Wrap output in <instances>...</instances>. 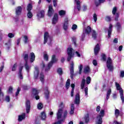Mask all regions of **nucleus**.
<instances>
[{
    "label": "nucleus",
    "instance_id": "50",
    "mask_svg": "<svg viewBox=\"0 0 124 124\" xmlns=\"http://www.w3.org/2000/svg\"><path fill=\"white\" fill-rule=\"evenodd\" d=\"M13 91V88L12 87H10L8 90V93H12Z\"/></svg>",
    "mask_w": 124,
    "mask_h": 124
},
{
    "label": "nucleus",
    "instance_id": "13",
    "mask_svg": "<svg viewBox=\"0 0 124 124\" xmlns=\"http://www.w3.org/2000/svg\"><path fill=\"white\" fill-rule=\"evenodd\" d=\"M34 68L35 71L34 72V79H37L38 78V75H39V69L37 66H35Z\"/></svg>",
    "mask_w": 124,
    "mask_h": 124
},
{
    "label": "nucleus",
    "instance_id": "6",
    "mask_svg": "<svg viewBox=\"0 0 124 124\" xmlns=\"http://www.w3.org/2000/svg\"><path fill=\"white\" fill-rule=\"evenodd\" d=\"M67 52L68 55L67 61L69 62V61L71 60V58H72L74 55V50L72 49L71 46H69L67 49Z\"/></svg>",
    "mask_w": 124,
    "mask_h": 124
},
{
    "label": "nucleus",
    "instance_id": "26",
    "mask_svg": "<svg viewBox=\"0 0 124 124\" xmlns=\"http://www.w3.org/2000/svg\"><path fill=\"white\" fill-rule=\"evenodd\" d=\"M16 15H20L22 12V7L18 6L16 9Z\"/></svg>",
    "mask_w": 124,
    "mask_h": 124
},
{
    "label": "nucleus",
    "instance_id": "9",
    "mask_svg": "<svg viewBox=\"0 0 124 124\" xmlns=\"http://www.w3.org/2000/svg\"><path fill=\"white\" fill-rule=\"evenodd\" d=\"M32 8V5H31V4H29L27 6V10L28 11V13L27 14V16L30 19H31L33 16L32 13L31 12V10Z\"/></svg>",
    "mask_w": 124,
    "mask_h": 124
},
{
    "label": "nucleus",
    "instance_id": "18",
    "mask_svg": "<svg viewBox=\"0 0 124 124\" xmlns=\"http://www.w3.org/2000/svg\"><path fill=\"white\" fill-rule=\"evenodd\" d=\"M45 15V12L42 10L39 12L37 15L38 18H43V16Z\"/></svg>",
    "mask_w": 124,
    "mask_h": 124
},
{
    "label": "nucleus",
    "instance_id": "20",
    "mask_svg": "<svg viewBox=\"0 0 124 124\" xmlns=\"http://www.w3.org/2000/svg\"><path fill=\"white\" fill-rule=\"evenodd\" d=\"M99 50H100V47H99V44H97L94 49V52L95 55H97L98 54V52H99Z\"/></svg>",
    "mask_w": 124,
    "mask_h": 124
},
{
    "label": "nucleus",
    "instance_id": "58",
    "mask_svg": "<svg viewBox=\"0 0 124 124\" xmlns=\"http://www.w3.org/2000/svg\"><path fill=\"white\" fill-rule=\"evenodd\" d=\"M57 2H58V0H53V6L54 7H57Z\"/></svg>",
    "mask_w": 124,
    "mask_h": 124
},
{
    "label": "nucleus",
    "instance_id": "62",
    "mask_svg": "<svg viewBox=\"0 0 124 124\" xmlns=\"http://www.w3.org/2000/svg\"><path fill=\"white\" fill-rule=\"evenodd\" d=\"M102 60L104 61H106V55L105 54L102 55Z\"/></svg>",
    "mask_w": 124,
    "mask_h": 124
},
{
    "label": "nucleus",
    "instance_id": "42",
    "mask_svg": "<svg viewBox=\"0 0 124 124\" xmlns=\"http://www.w3.org/2000/svg\"><path fill=\"white\" fill-rule=\"evenodd\" d=\"M63 107H64V104H63V103H62V102H61V103H60V104L59 105V109H62V113H63V111H66L67 112V110H63V109H62V108H63Z\"/></svg>",
    "mask_w": 124,
    "mask_h": 124
},
{
    "label": "nucleus",
    "instance_id": "2",
    "mask_svg": "<svg viewBox=\"0 0 124 124\" xmlns=\"http://www.w3.org/2000/svg\"><path fill=\"white\" fill-rule=\"evenodd\" d=\"M105 114V111L104 109H102L100 111L99 115L97 116L95 122L96 124H102V118L104 117Z\"/></svg>",
    "mask_w": 124,
    "mask_h": 124
},
{
    "label": "nucleus",
    "instance_id": "51",
    "mask_svg": "<svg viewBox=\"0 0 124 124\" xmlns=\"http://www.w3.org/2000/svg\"><path fill=\"white\" fill-rule=\"evenodd\" d=\"M85 94L86 97H88V87H86L84 89Z\"/></svg>",
    "mask_w": 124,
    "mask_h": 124
},
{
    "label": "nucleus",
    "instance_id": "10",
    "mask_svg": "<svg viewBox=\"0 0 124 124\" xmlns=\"http://www.w3.org/2000/svg\"><path fill=\"white\" fill-rule=\"evenodd\" d=\"M63 29L64 31H67L68 29V18L66 16L64 19Z\"/></svg>",
    "mask_w": 124,
    "mask_h": 124
},
{
    "label": "nucleus",
    "instance_id": "54",
    "mask_svg": "<svg viewBox=\"0 0 124 124\" xmlns=\"http://www.w3.org/2000/svg\"><path fill=\"white\" fill-rule=\"evenodd\" d=\"M15 36V35L12 33H9L8 34V37H9L10 38H13V37H14Z\"/></svg>",
    "mask_w": 124,
    "mask_h": 124
},
{
    "label": "nucleus",
    "instance_id": "46",
    "mask_svg": "<svg viewBox=\"0 0 124 124\" xmlns=\"http://www.w3.org/2000/svg\"><path fill=\"white\" fill-rule=\"evenodd\" d=\"M93 19L95 23H96V21H97V15L96 14H94L93 15Z\"/></svg>",
    "mask_w": 124,
    "mask_h": 124
},
{
    "label": "nucleus",
    "instance_id": "15",
    "mask_svg": "<svg viewBox=\"0 0 124 124\" xmlns=\"http://www.w3.org/2000/svg\"><path fill=\"white\" fill-rule=\"evenodd\" d=\"M53 13H54V9H53V5H50L48 7V16L50 17L53 15Z\"/></svg>",
    "mask_w": 124,
    "mask_h": 124
},
{
    "label": "nucleus",
    "instance_id": "35",
    "mask_svg": "<svg viewBox=\"0 0 124 124\" xmlns=\"http://www.w3.org/2000/svg\"><path fill=\"white\" fill-rule=\"evenodd\" d=\"M96 36H97V34L94 30L92 31V37L93 39H96Z\"/></svg>",
    "mask_w": 124,
    "mask_h": 124
},
{
    "label": "nucleus",
    "instance_id": "5",
    "mask_svg": "<svg viewBox=\"0 0 124 124\" xmlns=\"http://www.w3.org/2000/svg\"><path fill=\"white\" fill-rule=\"evenodd\" d=\"M48 45H51L52 42V37L49 35V33L47 32H46L44 34V44L47 43Z\"/></svg>",
    "mask_w": 124,
    "mask_h": 124
},
{
    "label": "nucleus",
    "instance_id": "44",
    "mask_svg": "<svg viewBox=\"0 0 124 124\" xmlns=\"http://www.w3.org/2000/svg\"><path fill=\"white\" fill-rule=\"evenodd\" d=\"M90 67L89 66H86L84 68V73H88L90 72Z\"/></svg>",
    "mask_w": 124,
    "mask_h": 124
},
{
    "label": "nucleus",
    "instance_id": "1",
    "mask_svg": "<svg viewBox=\"0 0 124 124\" xmlns=\"http://www.w3.org/2000/svg\"><path fill=\"white\" fill-rule=\"evenodd\" d=\"M67 116V111L65 110L62 112V109H59L58 112L57 113V120L59 121L57 122L54 123L53 124H61L62 123H63L65 121V119Z\"/></svg>",
    "mask_w": 124,
    "mask_h": 124
},
{
    "label": "nucleus",
    "instance_id": "8",
    "mask_svg": "<svg viewBox=\"0 0 124 124\" xmlns=\"http://www.w3.org/2000/svg\"><path fill=\"white\" fill-rule=\"evenodd\" d=\"M107 66L109 71L113 70V64L112 63V59L108 57L107 61Z\"/></svg>",
    "mask_w": 124,
    "mask_h": 124
},
{
    "label": "nucleus",
    "instance_id": "3",
    "mask_svg": "<svg viewBox=\"0 0 124 124\" xmlns=\"http://www.w3.org/2000/svg\"><path fill=\"white\" fill-rule=\"evenodd\" d=\"M115 86L117 90L118 91H119V93L120 94V98L122 101V103H124V90H123V89L121 88V86H120V84H119V83L116 82Z\"/></svg>",
    "mask_w": 124,
    "mask_h": 124
},
{
    "label": "nucleus",
    "instance_id": "49",
    "mask_svg": "<svg viewBox=\"0 0 124 124\" xmlns=\"http://www.w3.org/2000/svg\"><path fill=\"white\" fill-rule=\"evenodd\" d=\"M5 45H6L7 48H8V49H9V47H10V46L11 45V40H9L8 43H6L5 44Z\"/></svg>",
    "mask_w": 124,
    "mask_h": 124
},
{
    "label": "nucleus",
    "instance_id": "32",
    "mask_svg": "<svg viewBox=\"0 0 124 124\" xmlns=\"http://www.w3.org/2000/svg\"><path fill=\"white\" fill-rule=\"evenodd\" d=\"M41 118L43 121H45L46 120V114L44 112H42L41 113Z\"/></svg>",
    "mask_w": 124,
    "mask_h": 124
},
{
    "label": "nucleus",
    "instance_id": "34",
    "mask_svg": "<svg viewBox=\"0 0 124 124\" xmlns=\"http://www.w3.org/2000/svg\"><path fill=\"white\" fill-rule=\"evenodd\" d=\"M65 87L67 90H68V89H69V87H70V79H67L66 82Z\"/></svg>",
    "mask_w": 124,
    "mask_h": 124
},
{
    "label": "nucleus",
    "instance_id": "14",
    "mask_svg": "<svg viewBox=\"0 0 124 124\" xmlns=\"http://www.w3.org/2000/svg\"><path fill=\"white\" fill-rule=\"evenodd\" d=\"M26 107L27 113H30V110H31V102L29 100H26Z\"/></svg>",
    "mask_w": 124,
    "mask_h": 124
},
{
    "label": "nucleus",
    "instance_id": "64",
    "mask_svg": "<svg viewBox=\"0 0 124 124\" xmlns=\"http://www.w3.org/2000/svg\"><path fill=\"white\" fill-rule=\"evenodd\" d=\"M120 77L122 78L124 77V71H122L121 72Z\"/></svg>",
    "mask_w": 124,
    "mask_h": 124
},
{
    "label": "nucleus",
    "instance_id": "63",
    "mask_svg": "<svg viewBox=\"0 0 124 124\" xmlns=\"http://www.w3.org/2000/svg\"><path fill=\"white\" fill-rule=\"evenodd\" d=\"M72 30H75L77 29V25L74 24L73 25L72 27Z\"/></svg>",
    "mask_w": 124,
    "mask_h": 124
},
{
    "label": "nucleus",
    "instance_id": "43",
    "mask_svg": "<svg viewBox=\"0 0 124 124\" xmlns=\"http://www.w3.org/2000/svg\"><path fill=\"white\" fill-rule=\"evenodd\" d=\"M115 115L116 118H118V117H119V115H120V110L116 109L115 110Z\"/></svg>",
    "mask_w": 124,
    "mask_h": 124
},
{
    "label": "nucleus",
    "instance_id": "16",
    "mask_svg": "<svg viewBox=\"0 0 124 124\" xmlns=\"http://www.w3.org/2000/svg\"><path fill=\"white\" fill-rule=\"evenodd\" d=\"M58 20H59V16L58 14H55L52 19V24L55 25L58 23Z\"/></svg>",
    "mask_w": 124,
    "mask_h": 124
},
{
    "label": "nucleus",
    "instance_id": "7",
    "mask_svg": "<svg viewBox=\"0 0 124 124\" xmlns=\"http://www.w3.org/2000/svg\"><path fill=\"white\" fill-rule=\"evenodd\" d=\"M91 31H92V28H91V27L88 26L86 28H85L83 30V33L81 36V40H84L86 34H90Z\"/></svg>",
    "mask_w": 124,
    "mask_h": 124
},
{
    "label": "nucleus",
    "instance_id": "53",
    "mask_svg": "<svg viewBox=\"0 0 124 124\" xmlns=\"http://www.w3.org/2000/svg\"><path fill=\"white\" fill-rule=\"evenodd\" d=\"M86 83L88 85L91 83V77H88L86 79Z\"/></svg>",
    "mask_w": 124,
    "mask_h": 124
},
{
    "label": "nucleus",
    "instance_id": "47",
    "mask_svg": "<svg viewBox=\"0 0 124 124\" xmlns=\"http://www.w3.org/2000/svg\"><path fill=\"white\" fill-rule=\"evenodd\" d=\"M57 72L59 75H62V69L61 68H59L57 70Z\"/></svg>",
    "mask_w": 124,
    "mask_h": 124
},
{
    "label": "nucleus",
    "instance_id": "33",
    "mask_svg": "<svg viewBox=\"0 0 124 124\" xmlns=\"http://www.w3.org/2000/svg\"><path fill=\"white\" fill-rule=\"evenodd\" d=\"M49 59V55L47 54V52H44V59L45 61H47Z\"/></svg>",
    "mask_w": 124,
    "mask_h": 124
},
{
    "label": "nucleus",
    "instance_id": "28",
    "mask_svg": "<svg viewBox=\"0 0 124 124\" xmlns=\"http://www.w3.org/2000/svg\"><path fill=\"white\" fill-rule=\"evenodd\" d=\"M66 14V12L64 10H61L59 12V15L61 17H63Z\"/></svg>",
    "mask_w": 124,
    "mask_h": 124
},
{
    "label": "nucleus",
    "instance_id": "21",
    "mask_svg": "<svg viewBox=\"0 0 124 124\" xmlns=\"http://www.w3.org/2000/svg\"><path fill=\"white\" fill-rule=\"evenodd\" d=\"M112 28H113V25H112V24H110L108 30V38H111V34L112 33Z\"/></svg>",
    "mask_w": 124,
    "mask_h": 124
},
{
    "label": "nucleus",
    "instance_id": "4",
    "mask_svg": "<svg viewBox=\"0 0 124 124\" xmlns=\"http://www.w3.org/2000/svg\"><path fill=\"white\" fill-rule=\"evenodd\" d=\"M58 62V59L56 57V55H53L51 58V61L48 63V66L46 68V71L47 70H49L51 67H52V65H53V63H56Z\"/></svg>",
    "mask_w": 124,
    "mask_h": 124
},
{
    "label": "nucleus",
    "instance_id": "39",
    "mask_svg": "<svg viewBox=\"0 0 124 124\" xmlns=\"http://www.w3.org/2000/svg\"><path fill=\"white\" fill-rule=\"evenodd\" d=\"M74 104H72L71 106V110L70 111V115H73L74 113Z\"/></svg>",
    "mask_w": 124,
    "mask_h": 124
},
{
    "label": "nucleus",
    "instance_id": "24",
    "mask_svg": "<svg viewBox=\"0 0 124 124\" xmlns=\"http://www.w3.org/2000/svg\"><path fill=\"white\" fill-rule=\"evenodd\" d=\"M75 103L76 104H79V103H80V95H79L78 93H77L76 95Z\"/></svg>",
    "mask_w": 124,
    "mask_h": 124
},
{
    "label": "nucleus",
    "instance_id": "57",
    "mask_svg": "<svg viewBox=\"0 0 124 124\" xmlns=\"http://www.w3.org/2000/svg\"><path fill=\"white\" fill-rule=\"evenodd\" d=\"M18 76L20 79H23V74H22V72H18Z\"/></svg>",
    "mask_w": 124,
    "mask_h": 124
},
{
    "label": "nucleus",
    "instance_id": "52",
    "mask_svg": "<svg viewBox=\"0 0 124 124\" xmlns=\"http://www.w3.org/2000/svg\"><path fill=\"white\" fill-rule=\"evenodd\" d=\"M17 64L16 63L13 66V68L12 69V71H15L16 70V68H17Z\"/></svg>",
    "mask_w": 124,
    "mask_h": 124
},
{
    "label": "nucleus",
    "instance_id": "17",
    "mask_svg": "<svg viewBox=\"0 0 124 124\" xmlns=\"http://www.w3.org/2000/svg\"><path fill=\"white\" fill-rule=\"evenodd\" d=\"M29 58L31 62H33L35 60V55L33 52L30 53L29 55Z\"/></svg>",
    "mask_w": 124,
    "mask_h": 124
},
{
    "label": "nucleus",
    "instance_id": "37",
    "mask_svg": "<svg viewBox=\"0 0 124 124\" xmlns=\"http://www.w3.org/2000/svg\"><path fill=\"white\" fill-rule=\"evenodd\" d=\"M25 68L27 70V72H29V71H30V69H31V66H29V65H28V62H25Z\"/></svg>",
    "mask_w": 124,
    "mask_h": 124
},
{
    "label": "nucleus",
    "instance_id": "23",
    "mask_svg": "<svg viewBox=\"0 0 124 124\" xmlns=\"http://www.w3.org/2000/svg\"><path fill=\"white\" fill-rule=\"evenodd\" d=\"M85 84H86V79H85V76H83L80 84V88L81 90H84V88L85 87Z\"/></svg>",
    "mask_w": 124,
    "mask_h": 124
},
{
    "label": "nucleus",
    "instance_id": "38",
    "mask_svg": "<svg viewBox=\"0 0 124 124\" xmlns=\"http://www.w3.org/2000/svg\"><path fill=\"white\" fill-rule=\"evenodd\" d=\"M23 60L25 61V62H28V60H29V54H26L23 55Z\"/></svg>",
    "mask_w": 124,
    "mask_h": 124
},
{
    "label": "nucleus",
    "instance_id": "55",
    "mask_svg": "<svg viewBox=\"0 0 124 124\" xmlns=\"http://www.w3.org/2000/svg\"><path fill=\"white\" fill-rule=\"evenodd\" d=\"M5 100L7 102H9L10 101V97H9V96H6L5 98Z\"/></svg>",
    "mask_w": 124,
    "mask_h": 124
},
{
    "label": "nucleus",
    "instance_id": "19",
    "mask_svg": "<svg viewBox=\"0 0 124 124\" xmlns=\"http://www.w3.org/2000/svg\"><path fill=\"white\" fill-rule=\"evenodd\" d=\"M32 94L35 96V99L36 100H38V99H39V96H37V94H38V91L36 89H32Z\"/></svg>",
    "mask_w": 124,
    "mask_h": 124
},
{
    "label": "nucleus",
    "instance_id": "31",
    "mask_svg": "<svg viewBox=\"0 0 124 124\" xmlns=\"http://www.w3.org/2000/svg\"><path fill=\"white\" fill-rule=\"evenodd\" d=\"M112 92L111 89H109L108 90L107 93V97H106V100H108V98L110 97V95L111 94V93Z\"/></svg>",
    "mask_w": 124,
    "mask_h": 124
},
{
    "label": "nucleus",
    "instance_id": "56",
    "mask_svg": "<svg viewBox=\"0 0 124 124\" xmlns=\"http://www.w3.org/2000/svg\"><path fill=\"white\" fill-rule=\"evenodd\" d=\"M20 91H21V89L18 87L16 93V96H18V95H19V93L20 92Z\"/></svg>",
    "mask_w": 124,
    "mask_h": 124
},
{
    "label": "nucleus",
    "instance_id": "12",
    "mask_svg": "<svg viewBox=\"0 0 124 124\" xmlns=\"http://www.w3.org/2000/svg\"><path fill=\"white\" fill-rule=\"evenodd\" d=\"M112 14L113 15H116V17L115 18V21H118L119 20V13H117V7H114L112 9Z\"/></svg>",
    "mask_w": 124,
    "mask_h": 124
},
{
    "label": "nucleus",
    "instance_id": "40",
    "mask_svg": "<svg viewBox=\"0 0 124 124\" xmlns=\"http://www.w3.org/2000/svg\"><path fill=\"white\" fill-rule=\"evenodd\" d=\"M116 27L118 31H120V30L122 29V25H121V23H120V22H117L116 23Z\"/></svg>",
    "mask_w": 124,
    "mask_h": 124
},
{
    "label": "nucleus",
    "instance_id": "27",
    "mask_svg": "<svg viewBox=\"0 0 124 124\" xmlns=\"http://www.w3.org/2000/svg\"><path fill=\"white\" fill-rule=\"evenodd\" d=\"M23 41H24V43L25 44H27V43H28L29 42L30 40H29V37L28 36L25 35L23 36Z\"/></svg>",
    "mask_w": 124,
    "mask_h": 124
},
{
    "label": "nucleus",
    "instance_id": "22",
    "mask_svg": "<svg viewBox=\"0 0 124 124\" xmlns=\"http://www.w3.org/2000/svg\"><path fill=\"white\" fill-rule=\"evenodd\" d=\"M75 1L77 4V9L78 11H80L81 10V2L79 0H75Z\"/></svg>",
    "mask_w": 124,
    "mask_h": 124
},
{
    "label": "nucleus",
    "instance_id": "61",
    "mask_svg": "<svg viewBox=\"0 0 124 124\" xmlns=\"http://www.w3.org/2000/svg\"><path fill=\"white\" fill-rule=\"evenodd\" d=\"M93 63L94 66H96V65H97V62L95 60H93Z\"/></svg>",
    "mask_w": 124,
    "mask_h": 124
},
{
    "label": "nucleus",
    "instance_id": "36",
    "mask_svg": "<svg viewBox=\"0 0 124 124\" xmlns=\"http://www.w3.org/2000/svg\"><path fill=\"white\" fill-rule=\"evenodd\" d=\"M85 123L88 124L90 121V117H89V114H86L84 117Z\"/></svg>",
    "mask_w": 124,
    "mask_h": 124
},
{
    "label": "nucleus",
    "instance_id": "11",
    "mask_svg": "<svg viewBox=\"0 0 124 124\" xmlns=\"http://www.w3.org/2000/svg\"><path fill=\"white\" fill-rule=\"evenodd\" d=\"M70 74H71V78H73V75L74 74V63L73 62H71L70 63Z\"/></svg>",
    "mask_w": 124,
    "mask_h": 124
},
{
    "label": "nucleus",
    "instance_id": "29",
    "mask_svg": "<svg viewBox=\"0 0 124 124\" xmlns=\"http://www.w3.org/2000/svg\"><path fill=\"white\" fill-rule=\"evenodd\" d=\"M39 78L42 83H44V79H45V76H44L43 73H41Z\"/></svg>",
    "mask_w": 124,
    "mask_h": 124
},
{
    "label": "nucleus",
    "instance_id": "41",
    "mask_svg": "<svg viewBox=\"0 0 124 124\" xmlns=\"http://www.w3.org/2000/svg\"><path fill=\"white\" fill-rule=\"evenodd\" d=\"M105 0H95V4L96 5H98L99 3H101V2H104Z\"/></svg>",
    "mask_w": 124,
    "mask_h": 124
},
{
    "label": "nucleus",
    "instance_id": "59",
    "mask_svg": "<svg viewBox=\"0 0 124 124\" xmlns=\"http://www.w3.org/2000/svg\"><path fill=\"white\" fill-rule=\"evenodd\" d=\"M3 97V93L1 91V88L0 87V98Z\"/></svg>",
    "mask_w": 124,
    "mask_h": 124
},
{
    "label": "nucleus",
    "instance_id": "48",
    "mask_svg": "<svg viewBox=\"0 0 124 124\" xmlns=\"http://www.w3.org/2000/svg\"><path fill=\"white\" fill-rule=\"evenodd\" d=\"M78 69H79L78 73L79 74H81L82 72V69H83V65L82 64H80L79 65V66L78 67Z\"/></svg>",
    "mask_w": 124,
    "mask_h": 124
},
{
    "label": "nucleus",
    "instance_id": "45",
    "mask_svg": "<svg viewBox=\"0 0 124 124\" xmlns=\"http://www.w3.org/2000/svg\"><path fill=\"white\" fill-rule=\"evenodd\" d=\"M37 108L39 110H41L43 108V105L41 103H39L37 105Z\"/></svg>",
    "mask_w": 124,
    "mask_h": 124
},
{
    "label": "nucleus",
    "instance_id": "25",
    "mask_svg": "<svg viewBox=\"0 0 124 124\" xmlns=\"http://www.w3.org/2000/svg\"><path fill=\"white\" fill-rule=\"evenodd\" d=\"M26 118V113H23L22 114L18 116V122H22L24 119Z\"/></svg>",
    "mask_w": 124,
    "mask_h": 124
},
{
    "label": "nucleus",
    "instance_id": "60",
    "mask_svg": "<svg viewBox=\"0 0 124 124\" xmlns=\"http://www.w3.org/2000/svg\"><path fill=\"white\" fill-rule=\"evenodd\" d=\"M72 40L75 46H76V38L75 37H73L72 38Z\"/></svg>",
    "mask_w": 124,
    "mask_h": 124
},
{
    "label": "nucleus",
    "instance_id": "30",
    "mask_svg": "<svg viewBox=\"0 0 124 124\" xmlns=\"http://www.w3.org/2000/svg\"><path fill=\"white\" fill-rule=\"evenodd\" d=\"M45 94L46 97L48 98V96H49V91L48 90V87H47L45 88Z\"/></svg>",
    "mask_w": 124,
    "mask_h": 124
}]
</instances>
